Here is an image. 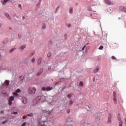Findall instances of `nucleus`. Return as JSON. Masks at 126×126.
I'll use <instances>...</instances> for the list:
<instances>
[{
	"label": "nucleus",
	"mask_w": 126,
	"mask_h": 126,
	"mask_svg": "<svg viewBox=\"0 0 126 126\" xmlns=\"http://www.w3.org/2000/svg\"><path fill=\"white\" fill-rule=\"evenodd\" d=\"M119 126H123V121L122 120H120Z\"/></svg>",
	"instance_id": "16"
},
{
	"label": "nucleus",
	"mask_w": 126,
	"mask_h": 126,
	"mask_svg": "<svg viewBox=\"0 0 126 126\" xmlns=\"http://www.w3.org/2000/svg\"><path fill=\"white\" fill-rule=\"evenodd\" d=\"M18 7L21 8V4H19L18 5Z\"/></svg>",
	"instance_id": "33"
},
{
	"label": "nucleus",
	"mask_w": 126,
	"mask_h": 126,
	"mask_svg": "<svg viewBox=\"0 0 126 126\" xmlns=\"http://www.w3.org/2000/svg\"><path fill=\"white\" fill-rule=\"evenodd\" d=\"M40 74H41V73H40V74H39L38 75H40Z\"/></svg>",
	"instance_id": "41"
},
{
	"label": "nucleus",
	"mask_w": 126,
	"mask_h": 126,
	"mask_svg": "<svg viewBox=\"0 0 126 126\" xmlns=\"http://www.w3.org/2000/svg\"><path fill=\"white\" fill-rule=\"evenodd\" d=\"M36 88L35 87H31L29 88L28 92L29 94H30L31 95H33V94H35L36 93Z\"/></svg>",
	"instance_id": "2"
},
{
	"label": "nucleus",
	"mask_w": 126,
	"mask_h": 126,
	"mask_svg": "<svg viewBox=\"0 0 126 126\" xmlns=\"http://www.w3.org/2000/svg\"><path fill=\"white\" fill-rule=\"evenodd\" d=\"M105 3L109 5H113L114 4V3H113V2L111 1L110 0H105Z\"/></svg>",
	"instance_id": "7"
},
{
	"label": "nucleus",
	"mask_w": 126,
	"mask_h": 126,
	"mask_svg": "<svg viewBox=\"0 0 126 126\" xmlns=\"http://www.w3.org/2000/svg\"><path fill=\"white\" fill-rule=\"evenodd\" d=\"M22 102L23 104H26L27 103V99L25 97H23L22 98Z\"/></svg>",
	"instance_id": "9"
},
{
	"label": "nucleus",
	"mask_w": 126,
	"mask_h": 126,
	"mask_svg": "<svg viewBox=\"0 0 126 126\" xmlns=\"http://www.w3.org/2000/svg\"><path fill=\"white\" fill-rule=\"evenodd\" d=\"M35 61H36V59L35 58H32V63H35Z\"/></svg>",
	"instance_id": "19"
},
{
	"label": "nucleus",
	"mask_w": 126,
	"mask_h": 126,
	"mask_svg": "<svg viewBox=\"0 0 126 126\" xmlns=\"http://www.w3.org/2000/svg\"><path fill=\"white\" fill-rule=\"evenodd\" d=\"M6 16H9V15L7 14V15H6Z\"/></svg>",
	"instance_id": "39"
},
{
	"label": "nucleus",
	"mask_w": 126,
	"mask_h": 126,
	"mask_svg": "<svg viewBox=\"0 0 126 126\" xmlns=\"http://www.w3.org/2000/svg\"><path fill=\"white\" fill-rule=\"evenodd\" d=\"M19 93H21V90L20 89H18L17 90H16L15 92L13 93L14 96H16V97H19V95H18V94Z\"/></svg>",
	"instance_id": "4"
},
{
	"label": "nucleus",
	"mask_w": 126,
	"mask_h": 126,
	"mask_svg": "<svg viewBox=\"0 0 126 126\" xmlns=\"http://www.w3.org/2000/svg\"><path fill=\"white\" fill-rule=\"evenodd\" d=\"M66 26L67 27H68V28H69L71 27V25H70V24H66Z\"/></svg>",
	"instance_id": "18"
},
{
	"label": "nucleus",
	"mask_w": 126,
	"mask_h": 126,
	"mask_svg": "<svg viewBox=\"0 0 126 126\" xmlns=\"http://www.w3.org/2000/svg\"><path fill=\"white\" fill-rule=\"evenodd\" d=\"M27 116H28L29 117H33V114H30L28 115Z\"/></svg>",
	"instance_id": "28"
},
{
	"label": "nucleus",
	"mask_w": 126,
	"mask_h": 126,
	"mask_svg": "<svg viewBox=\"0 0 126 126\" xmlns=\"http://www.w3.org/2000/svg\"><path fill=\"white\" fill-rule=\"evenodd\" d=\"M20 79H21V80H23V79H24V76H21L20 77Z\"/></svg>",
	"instance_id": "27"
},
{
	"label": "nucleus",
	"mask_w": 126,
	"mask_h": 126,
	"mask_svg": "<svg viewBox=\"0 0 126 126\" xmlns=\"http://www.w3.org/2000/svg\"><path fill=\"white\" fill-rule=\"evenodd\" d=\"M113 100L114 102V104H117V103H118V101L117 100V94L116 92H113Z\"/></svg>",
	"instance_id": "3"
},
{
	"label": "nucleus",
	"mask_w": 126,
	"mask_h": 126,
	"mask_svg": "<svg viewBox=\"0 0 126 126\" xmlns=\"http://www.w3.org/2000/svg\"><path fill=\"white\" fill-rule=\"evenodd\" d=\"M34 55H35V52H32L30 55H29V57H30L31 58V57H33V56H34Z\"/></svg>",
	"instance_id": "14"
},
{
	"label": "nucleus",
	"mask_w": 126,
	"mask_h": 126,
	"mask_svg": "<svg viewBox=\"0 0 126 126\" xmlns=\"http://www.w3.org/2000/svg\"><path fill=\"white\" fill-rule=\"evenodd\" d=\"M120 9H121V10H122V11L126 12V7L121 6V7H120Z\"/></svg>",
	"instance_id": "11"
},
{
	"label": "nucleus",
	"mask_w": 126,
	"mask_h": 126,
	"mask_svg": "<svg viewBox=\"0 0 126 126\" xmlns=\"http://www.w3.org/2000/svg\"><path fill=\"white\" fill-rule=\"evenodd\" d=\"M69 13H72V8L70 7L69 10Z\"/></svg>",
	"instance_id": "20"
},
{
	"label": "nucleus",
	"mask_w": 126,
	"mask_h": 126,
	"mask_svg": "<svg viewBox=\"0 0 126 126\" xmlns=\"http://www.w3.org/2000/svg\"><path fill=\"white\" fill-rule=\"evenodd\" d=\"M67 97L68 98H70L71 97H72V94H68Z\"/></svg>",
	"instance_id": "23"
},
{
	"label": "nucleus",
	"mask_w": 126,
	"mask_h": 126,
	"mask_svg": "<svg viewBox=\"0 0 126 126\" xmlns=\"http://www.w3.org/2000/svg\"><path fill=\"white\" fill-rule=\"evenodd\" d=\"M112 59L117 60V58L115 56H112Z\"/></svg>",
	"instance_id": "30"
},
{
	"label": "nucleus",
	"mask_w": 126,
	"mask_h": 126,
	"mask_svg": "<svg viewBox=\"0 0 126 126\" xmlns=\"http://www.w3.org/2000/svg\"><path fill=\"white\" fill-rule=\"evenodd\" d=\"M41 90H42V91H44V90H45L46 91H50V90H52V88L50 87H47L46 88L42 87Z\"/></svg>",
	"instance_id": "6"
},
{
	"label": "nucleus",
	"mask_w": 126,
	"mask_h": 126,
	"mask_svg": "<svg viewBox=\"0 0 126 126\" xmlns=\"http://www.w3.org/2000/svg\"><path fill=\"white\" fill-rule=\"evenodd\" d=\"M22 126H26V123H24L22 125Z\"/></svg>",
	"instance_id": "31"
},
{
	"label": "nucleus",
	"mask_w": 126,
	"mask_h": 126,
	"mask_svg": "<svg viewBox=\"0 0 126 126\" xmlns=\"http://www.w3.org/2000/svg\"><path fill=\"white\" fill-rule=\"evenodd\" d=\"M26 118H27V116H24L23 117V120L26 119Z\"/></svg>",
	"instance_id": "32"
},
{
	"label": "nucleus",
	"mask_w": 126,
	"mask_h": 126,
	"mask_svg": "<svg viewBox=\"0 0 126 126\" xmlns=\"http://www.w3.org/2000/svg\"><path fill=\"white\" fill-rule=\"evenodd\" d=\"M15 50V48H12L10 50V53H11L12 52H13V51H14Z\"/></svg>",
	"instance_id": "25"
},
{
	"label": "nucleus",
	"mask_w": 126,
	"mask_h": 126,
	"mask_svg": "<svg viewBox=\"0 0 126 126\" xmlns=\"http://www.w3.org/2000/svg\"><path fill=\"white\" fill-rule=\"evenodd\" d=\"M8 0H1V3H2V4H3L4 5L6 4V2H7V1H8Z\"/></svg>",
	"instance_id": "10"
},
{
	"label": "nucleus",
	"mask_w": 126,
	"mask_h": 126,
	"mask_svg": "<svg viewBox=\"0 0 126 126\" xmlns=\"http://www.w3.org/2000/svg\"><path fill=\"white\" fill-rule=\"evenodd\" d=\"M103 47L102 45H101L99 47V50H102L103 49Z\"/></svg>",
	"instance_id": "26"
},
{
	"label": "nucleus",
	"mask_w": 126,
	"mask_h": 126,
	"mask_svg": "<svg viewBox=\"0 0 126 126\" xmlns=\"http://www.w3.org/2000/svg\"><path fill=\"white\" fill-rule=\"evenodd\" d=\"M69 103L71 105V104H72L73 103V102H72V100H70Z\"/></svg>",
	"instance_id": "34"
},
{
	"label": "nucleus",
	"mask_w": 126,
	"mask_h": 126,
	"mask_svg": "<svg viewBox=\"0 0 126 126\" xmlns=\"http://www.w3.org/2000/svg\"><path fill=\"white\" fill-rule=\"evenodd\" d=\"M42 62V58L40 57L37 61V64H41V62Z\"/></svg>",
	"instance_id": "13"
},
{
	"label": "nucleus",
	"mask_w": 126,
	"mask_h": 126,
	"mask_svg": "<svg viewBox=\"0 0 126 126\" xmlns=\"http://www.w3.org/2000/svg\"><path fill=\"white\" fill-rule=\"evenodd\" d=\"M86 47V45H85L84 47H83V48L82 49V51H84V49H85Z\"/></svg>",
	"instance_id": "29"
},
{
	"label": "nucleus",
	"mask_w": 126,
	"mask_h": 126,
	"mask_svg": "<svg viewBox=\"0 0 126 126\" xmlns=\"http://www.w3.org/2000/svg\"><path fill=\"white\" fill-rule=\"evenodd\" d=\"M14 100V97L13 96H10L8 98V104L10 106H11L12 105V101Z\"/></svg>",
	"instance_id": "5"
},
{
	"label": "nucleus",
	"mask_w": 126,
	"mask_h": 126,
	"mask_svg": "<svg viewBox=\"0 0 126 126\" xmlns=\"http://www.w3.org/2000/svg\"><path fill=\"white\" fill-rule=\"evenodd\" d=\"M60 9V6H58V7L56 8V10H57V9Z\"/></svg>",
	"instance_id": "37"
},
{
	"label": "nucleus",
	"mask_w": 126,
	"mask_h": 126,
	"mask_svg": "<svg viewBox=\"0 0 126 126\" xmlns=\"http://www.w3.org/2000/svg\"><path fill=\"white\" fill-rule=\"evenodd\" d=\"M99 69H100V67H99V66H97L95 67V69H94L93 71L94 73H97V72H98V71H99Z\"/></svg>",
	"instance_id": "8"
},
{
	"label": "nucleus",
	"mask_w": 126,
	"mask_h": 126,
	"mask_svg": "<svg viewBox=\"0 0 126 126\" xmlns=\"http://www.w3.org/2000/svg\"><path fill=\"white\" fill-rule=\"evenodd\" d=\"M42 27L43 29H46V26H43Z\"/></svg>",
	"instance_id": "35"
},
{
	"label": "nucleus",
	"mask_w": 126,
	"mask_h": 126,
	"mask_svg": "<svg viewBox=\"0 0 126 126\" xmlns=\"http://www.w3.org/2000/svg\"><path fill=\"white\" fill-rule=\"evenodd\" d=\"M5 84H6V85H8V84H9V81H8V80H6L5 81Z\"/></svg>",
	"instance_id": "21"
},
{
	"label": "nucleus",
	"mask_w": 126,
	"mask_h": 126,
	"mask_svg": "<svg viewBox=\"0 0 126 126\" xmlns=\"http://www.w3.org/2000/svg\"><path fill=\"white\" fill-rule=\"evenodd\" d=\"M25 48H26V45H23V46L20 47V49L21 50H24V49H25Z\"/></svg>",
	"instance_id": "15"
},
{
	"label": "nucleus",
	"mask_w": 126,
	"mask_h": 126,
	"mask_svg": "<svg viewBox=\"0 0 126 126\" xmlns=\"http://www.w3.org/2000/svg\"><path fill=\"white\" fill-rule=\"evenodd\" d=\"M125 121H126V119H125Z\"/></svg>",
	"instance_id": "42"
},
{
	"label": "nucleus",
	"mask_w": 126,
	"mask_h": 126,
	"mask_svg": "<svg viewBox=\"0 0 126 126\" xmlns=\"http://www.w3.org/2000/svg\"><path fill=\"white\" fill-rule=\"evenodd\" d=\"M111 120H112V115L109 114L108 118V121L109 123H111Z\"/></svg>",
	"instance_id": "12"
},
{
	"label": "nucleus",
	"mask_w": 126,
	"mask_h": 126,
	"mask_svg": "<svg viewBox=\"0 0 126 126\" xmlns=\"http://www.w3.org/2000/svg\"><path fill=\"white\" fill-rule=\"evenodd\" d=\"M49 97L46 96L45 95H41V96H38L36 97L35 98V103H38V102H40V101H41V103H43L44 102H46V101H49Z\"/></svg>",
	"instance_id": "1"
},
{
	"label": "nucleus",
	"mask_w": 126,
	"mask_h": 126,
	"mask_svg": "<svg viewBox=\"0 0 126 126\" xmlns=\"http://www.w3.org/2000/svg\"><path fill=\"white\" fill-rule=\"evenodd\" d=\"M0 27H1V24H0Z\"/></svg>",
	"instance_id": "40"
},
{
	"label": "nucleus",
	"mask_w": 126,
	"mask_h": 126,
	"mask_svg": "<svg viewBox=\"0 0 126 126\" xmlns=\"http://www.w3.org/2000/svg\"><path fill=\"white\" fill-rule=\"evenodd\" d=\"M13 114L14 115H16V114H17V112H14Z\"/></svg>",
	"instance_id": "36"
},
{
	"label": "nucleus",
	"mask_w": 126,
	"mask_h": 126,
	"mask_svg": "<svg viewBox=\"0 0 126 126\" xmlns=\"http://www.w3.org/2000/svg\"><path fill=\"white\" fill-rule=\"evenodd\" d=\"M51 56H52V53H49L48 55H47V57L48 58H50L51 57Z\"/></svg>",
	"instance_id": "24"
},
{
	"label": "nucleus",
	"mask_w": 126,
	"mask_h": 126,
	"mask_svg": "<svg viewBox=\"0 0 126 126\" xmlns=\"http://www.w3.org/2000/svg\"><path fill=\"white\" fill-rule=\"evenodd\" d=\"M45 126V122H42L40 123V126Z\"/></svg>",
	"instance_id": "22"
},
{
	"label": "nucleus",
	"mask_w": 126,
	"mask_h": 126,
	"mask_svg": "<svg viewBox=\"0 0 126 126\" xmlns=\"http://www.w3.org/2000/svg\"><path fill=\"white\" fill-rule=\"evenodd\" d=\"M83 85H84L83 82H82V81L80 82L79 86H83Z\"/></svg>",
	"instance_id": "17"
},
{
	"label": "nucleus",
	"mask_w": 126,
	"mask_h": 126,
	"mask_svg": "<svg viewBox=\"0 0 126 126\" xmlns=\"http://www.w3.org/2000/svg\"><path fill=\"white\" fill-rule=\"evenodd\" d=\"M67 112H68V114H69V110H68Z\"/></svg>",
	"instance_id": "38"
}]
</instances>
